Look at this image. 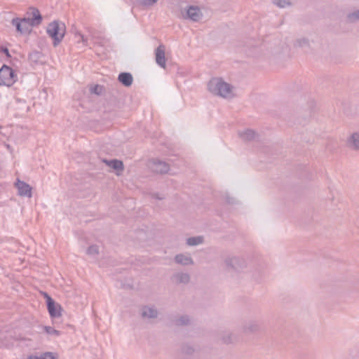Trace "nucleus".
I'll use <instances>...</instances> for the list:
<instances>
[{
    "label": "nucleus",
    "instance_id": "obj_1",
    "mask_svg": "<svg viewBox=\"0 0 359 359\" xmlns=\"http://www.w3.org/2000/svg\"><path fill=\"white\" fill-rule=\"evenodd\" d=\"M208 90L214 95L224 98L233 97L232 86L224 81L220 78L212 79L208 84Z\"/></svg>",
    "mask_w": 359,
    "mask_h": 359
},
{
    "label": "nucleus",
    "instance_id": "obj_2",
    "mask_svg": "<svg viewBox=\"0 0 359 359\" xmlns=\"http://www.w3.org/2000/svg\"><path fill=\"white\" fill-rule=\"evenodd\" d=\"M46 31L48 34L53 39V46L56 47L63 39L66 27L64 23L54 20L48 24Z\"/></svg>",
    "mask_w": 359,
    "mask_h": 359
},
{
    "label": "nucleus",
    "instance_id": "obj_3",
    "mask_svg": "<svg viewBox=\"0 0 359 359\" xmlns=\"http://www.w3.org/2000/svg\"><path fill=\"white\" fill-rule=\"evenodd\" d=\"M17 79L15 71L10 67L4 65L0 69V85L11 86Z\"/></svg>",
    "mask_w": 359,
    "mask_h": 359
},
{
    "label": "nucleus",
    "instance_id": "obj_4",
    "mask_svg": "<svg viewBox=\"0 0 359 359\" xmlns=\"http://www.w3.org/2000/svg\"><path fill=\"white\" fill-rule=\"evenodd\" d=\"M11 24L15 27L16 31L20 34H26L29 32L32 27L29 22V18H13Z\"/></svg>",
    "mask_w": 359,
    "mask_h": 359
},
{
    "label": "nucleus",
    "instance_id": "obj_5",
    "mask_svg": "<svg viewBox=\"0 0 359 359\" xmlns=\"http://www.w3.org/2000/svg\"><path fill=\"white\" fill-rule=\"evenodd\" d=\"M150 168L153 172L159 174L167 173L170 170L169 164L159 159H153Z\"/></svg>",
    "mask_w": 359,
    "mask_h": 359
},
{
    "label": "nucleus",
    "instance_id": "obj_6",
    "mask_svg": "<svg viewBox=\"0 0 359 359\" xmlns=\"http://www.w3.org/2000/svg\"><path fill=\"white\" fill-rule=\"evenodd\" d=\"M47 309L51 318H58L61 316V311L62 310L59 304L55 303L52 297L48 299Z\"/></svg>",
    "mask_w": 359,
    "mask_h": 359
},
{
    "label": "nucleus",
    "instance_id": "obj_7",
    "mask_svg": "<svg viewBox=\"0 0 359 359\" xmlns=\"http://www.w3.org/2000/svg\"><path fill=\"white\" fill-rule=\"evenodd\" d=\"M15 186L18 189V195L29 198L32 197V187L27 183L18 180Z\"/></svg>",
    "mask_w": 359,
    "mask_h": 359
},
{
    "label": "nucleus",
    "instance_id": "obj_8",
    "mask_svg": "<svg viewBox=\"0 0 359 359\" xmlns=\"http://www.w3.org/2000/svg\"><path fill=\"white\" fill-rule=\"evenodd\" d=\"M187 18L194 22L199 21L202 17L203 13L200 8L196 6H189L187 10Z\"/></svg>",
    "mask_w": 359,
    "mask_h": 359
},
{
    "label": "nucleus",
    "instance_id": "obj_9",
    "mask_svg": "<svg viewBox=\"0 0 359 359\" xmlns=\"http://www.w3.org/2000/svg\"><path fill=\"white\" fill-rule=\"evenodd\" d=\"M225 263L229 269L239 270L245 265V262L243 259L237 257H229L226 259Z\"/></svg>",
    "mask_w": 359,
    "mask_h": 359
},
{
    "label": "nucleus",
    "instance_id": "obj_10",
    "mask_svg": "<svg viewBox=\"0 0 359 359\" xmlns=\"http://www.w3.org/2000/svg\"><path fill=\"white\" fill-rule=\"evenodd\" d=\"M155 57L156 64L161 67L165 68V46L163 44L156 48Z\"/></svg>",
    "mask_w": 359,
    "mask_h": 359
},
{
    "label": "nucleus",
    "instance_id": "obj_11",
    "mask_svg": "<svg viewBox=\"0 0 359 359\" xmlns=\"http://www.w3.org/2000/svg\"><path fill=\"white\" fill-rule=\"evenodd\" d=\"M43 53L39 50H32L28 55V60L32 66L41 65L43 63L41 61Z\"/></svg>",
    "mask_w": 359,
    "mask_h": 359
},
{
    "label": "nucleus",
    "instance_id": "obj_12",
    "mask_svg": "<svg viewBox=\"0 0 359 359\" xmlns=\"http://www.w3.org/2000/svg\"><path fill=\"white\" fill-rule=\"evenodd\" d=\"M262 323L257 320L249 321L243 327V331L247 333H255L261 330Z\"/></svg>",
    "mask_w": 359,
    "mask_h": 359
},
{
    "label": "nucleus",
    "instance_id": "obj_13",
    "mask_svg": "<svg viewBox=\"0 0 359 359\" xmlns=\"http://www.w3.org/2000/svg\"><path fill=\"white\" fill-rule=\"evenodd\" d=\"M118 81L126 87H129L132 85L133 77L129 72H121L118 76Z\"/></svg>",
    "mask_w": 359,
    "mask_h": 359
},
{
    "label": "nucleus",
    "instance_id": "obj_14",
    "mask_svg": "<svg viewBox=\"0 0 359 359\" xmlns=\"http://www.w3.org/2000/svg\"><path fill=\"white\" fill-rule=\"evenodd\" d=\"M348 146L354 150H359V132L353 133L347 140Z\"/></svg>",
    "mask_w": 359,
    "mask_h": 359
},
{
    "label": "nucleus",
    "instance_id": "obj_15",
    "mask_svg": "<svg viewBox=\"0 0 359 359\" xmlns=\"http://www.w3.org/2000/svg\"><path fill=\"white\" fill-rule=\"evenodd\" d=\"M32 18H29V22L31 25L36 26L41 24L42 21V16L40 14L39 11L36 8H31Z\"/></svg>",
    "mask_w": 359,
    "mask_h": 359
},
{
    "label": "nucleus",
    "instance_id": "obj_16",
    "mask_svg": "<svg viewBox=\"0 0 359 359\" xmlns=\"http://www.w3.org/2000/svg\"><path fill=\"white\" fill-rule=\"evenodd\" d=\"M172 280L177 284L180 283H188L190 280V276L187 273H176L172 277Z\"/></svg>",
    "mask_w": 359,
    "mask_h": 359
},
{
    "label": "nucleus",
    "instance_id": "obj_17",
    "mask_svg": "<svg viewBox=\"0 0 359 359\" xmlns=\"http://www.w3.org/2000/svg\"><path fill=\"white\" fill-rule=\"evenodd\" d=\"M158 316V311L153 306H143L142 309V316L143 318H154Z\"/></svg>",
    "mask_w": 359,
    "mask_h": 359
},
{
    "label": "nucleus",
    "instance_id": "obj_18",
    "mask_svg": "<svg viewBox=\"0 0 359 359\" xmlns=\"http://www.w3.org/2000/svg\"><path fill=\"white\" fill-rule=\"evenodd\" d=\"M102 161L115 170H123L124 168L123 162L118 159H103Z\"/></svg>",
    "mask_w": 359,
    "mask_h": 359
},
{
    "label": "nucleus",
    "instance_id": "obj_19",
    "mask_svg": "<svg viewBox=\"0 0 359 359\" xmlns=\"http://www.w3.org/2000/svg\"><path fill=\"white\" fill-rule=\"evenodd\" d=\"M175 261L176 263L182 265H191L194 264L193 259L189 256H186L182 254L177 255L175 257Z\"/></svg>",
    "mask_w": 359,
    "mask_h": 359
},
{
    "label": "nucleus",
    "instance_id": "obj_20",
    "mask_svg": "<svg viewBox=\"0 0 359 359\" xmlns=\"http://www.w3.org/2000/svg\"><path fill=\"white\" fill-rule=\"evenodd\" d=\"M15 109L18 110L20 114H23L29 111V107L25 100L17 98L15 100Z\"/></svg>",
    "mask_w": 359,
    "mask_h": 359
},
{
    "label": "nucleus",
    "instance_id": "obj_21",
    "mask_svg": "<svg viewBox=\"0 0 359 359\" xmlns=\"http://www.w3.org/2000/svg\"><path fill=\"white\" fill-rule=\"evenodd\" d=\"M239 136L245 141H251L255 138L256 133L251 129H246L238 133Z\"/></svg>",
    "mask_w": 359,
    "mask_h": 359
},
{
    "label": "nucleus",
    "instance_id": "obj_22",
    "mask_svg": "<svg viewBox=\"0 0 359 359\" xmlns=\"http://www.w3.org/2000/svg\"><path fill=\"white\" fill-rule=\"evenodd\" d=\"M203 241H204L203 237L201 236H194V237L188 238L187 239L186 243L188 245L194 246V245H199V244H202L203 243Z\"/></svg>",
    "mask_w": 359,
    "mask_h": 359
},
{
    "label": "nucleus",
    "instance_id": "obj_23",
    "mask_svg": "<svg viewBox=\"0 0 359 359\" xmlns=\"http://www.w3.org/2000/svg\"><path fill=\"white\" fill-rule=\"evenodd\" d=\"M347 21L350 23H353L359 20V9L353 11L351 13H349L346 15Z\"/></svg>",
    "mask_w": 359,
    "mask_h": 359
},
{
    "label": "nucleus",
    "instance_id": "obj_24",
    "mask_svg": "<svg viewBox=\"0 0 359 359\" xmlns=\"http://www.w3.org/2000/svg\"><path fill=\"white\" fill-rule=\"evenodd\" d=\"M43 329L44 332L48 335H54L56 337H59L61 334V332L55 330L54 327L51 326H43Z\"/></svg>",
    "mask_w": 359,
    "mask_h": 359
},
{
    "label": "nucleus",
    "instance_id": "obj_25",
    "mask_svg": "<svg viewBox=\"0 0 359 359\" xmlns=\"http://www.w3.org/2000/svg\"><path fill=\"white\" fill-rule=\"evenodd\" d=\"M195 351V349L189 344H184L181 348V352L186 355H191Z\"/></svg>",
    "mask_w": 359,
    "mask_h": 359
},
{
    "label": "nucleus",
    "instance_id": "obj_26",
    "mask_svg": "<svg viewBox=\"0 0 359 359\" xmlns=\"http://www.w3.org/2000/svg\"><path fill=\"white\" fill-rule=\"evenodd\" d=\"M190 319L189 317L187 315L182 316L180 318L175 320V324L177 325H187L189 323Z\"/></svg>",
    "mask_w": 359,
    "mask_h": 359
},
{
    "label": "nucleus",
    "instance_id": "obj_27",
    "mask_svg": "<svg viewBox=\"0 0 359 359\" xmlns=\"http://www.w3.org/2000/svg\"><path fill=\"white\" fill-rule=\"evenodd\" d=\"M103 90V86L99 84L94 85L93 86H91L90 88V91L91 93H94L97 95H101L102 93Z\"/></svg>",
    "mask_w": 359,
    "mask_h": 359
},
{
    "label": "nucleus",
    "instance_id": "obj_28",
    "mask_svg": "<svg viewBox=\"0 0 359 359\" xmlns=\"http://www.w3.org/2000/svg\"><path fill=\"white\" fill-rule=\"evenodd\" d=\"M86 252L89 255H98V253H99V248L96 245H90L88 248V249L86 250Z\"/></svg>",
    "mask_w": 359,
    "mask_h": 359
},
{
    "label": "nucleus",
    "instance_id": "obj_29",
    "mask_svg": "<svg viewBox=\"0 0 359 359\" xmlns=\"http://www.w3.org/2000/svg\"><path fill=\"white\" fill-rule=\"evenodd\" d=\"M296 46H298V47H308L309 46V40L305 39V38H303V39H297L295 42V44H294Z\"/></svg>",
    "mask_w": 359,
    "mask_h": 359
},
{
    "label": "nucleus",
    "instance_id": "obj_30",
    "mask_svg": "<svg viewBox=\"0 0 359 359\" xmlns=\"http://www.w3.org/2000/svg\"><path fill=\"white\" fill-rule=\"evenodd\" d=\"M158 0H136L140 6H149L154 4Z\"/></svg>",
    "mask_w": 359,
    "mask_h": 359
},
{
    "label": "nucleus",
    "instance_id": "obj_31",
    "mask_svg": "<svg viewBox=\"0 0 359 359\" xmlns=\"http://www.w3.org/2000/svg\"><path fill=\"white\" fill-rule=\"evenodd\" d=\"M274 4L280 8H285L290 5V0H274Z\"/></svg>",
    "mask_w": 359,
    "mask_h": 359
},
{
    "label": "nucleus",
    "instance_id": "obj_32",
    "mask_svg": "<svg viewBox=\"0 0 359 359\" xmlns=\"http://www.w3.org/2000/svg\"><path fill=\"white\" fill-rule=\"evenodd\" d=\"M41 359H57V357L52 352H45L41 355Z\"/></svg>",
    "mask_w": 359,
    "mask_h": 359
},
{
    "label": "nucleus",
    "instance_id": "obj_33",
    "mask_svg": "<svg viewBox=\"0 0 359 359\" xmlns=\"http://www.w3.org/2000/svg\"><path fill=\"white\" fill-rule=\"evenodd\" d=\"M222 341L224 344H231L233 342V340L231 339V334L230 333L227 334V336H224L222 337Z\"/></svg>",
    "mask_w": 359,
    "mask_h": 359
},
{
    "label": "nucleus",
    "instance_id": "obj_34",
    "mask_svg": "<svg viewBox=\"0 0 359 359\" xmlns=\"http://www.w3.org/2000/svg\"><path fill=\"white\" fill-rule=\"evenodd\" d=\"M0 52L4 53L7 57H11V55H10L9 50L7 47L6 46H1L0 47Z\"/></svg>",
    "mask_w": 359,
    "mask_h": 359
},
{
    "label": "nucleus",
    "instance_id": "obj_35",
    "mask_svg": "<svg viewBox=\"0 0 359 359\" xmlns=\"http://www.w3.org/2000/svg\"><path fill=\"white\" fill-rule=\"evenodd\" d=\"M78 36H79V39L78 40V42L81 41L84 45H86L87 44V39L85 38V36L80 33L78 34Z\"/></svg>",
    "mask_w": 359,
    "mask_h": 359
},
{
    "label": "nucleus",
    "instance_id": "obj_36",
    "mask_svg": "<svg viewBox=\"0 0 359 359\" xmlns=\"http://www.w3.org/2000/svg\"><path fill=\"white\" fill-rule=\"evenodd\" d=\"M26 359H41V356L30 355Z\"/></svg>",
    "mask_w": 359,
    "mask_h": 359
},
{
    "label": "nucleus",
    "instance_id": "obj_37",
    "mask_svg": "<svg viewBox=\"0 0 359 359\" xmlns=\"http://www.w3.org/2000/svg\"><path fill=\"white\" fill-rule=\"evenodd\" d=\"M43 295H44L45 298L46 299V304H48V299L49 297H50V296H49L46 292H44V293H43Z\"/></svg>",
    "mask_w": 359,
    "mask_h": 359
},
{
    "label": "nucleus",
    "instance_id": "obj_38",
    "mask_svg": "<svg viewBox=\"0 0 359 359\" xmlns=\"http://www.w3.org/2000/svg\"><path fill=\"white\" fill-rule=\"evenodd\" d=\"M1 243V241H0V243Z\"/></svg>",
    "mask_w": 359,
    "mask_h": 359
}]
</instances>
